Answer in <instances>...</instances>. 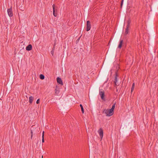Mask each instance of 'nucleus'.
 <instances>
[{"instance_id": "obj_1", "label": "nucleus", "mask_w": 158, "mask_h": 158, "mask_svg": "<svg viewBox=\"0 0 158 158\" xmlns=\"http://www.w3.org/2000/svg\"><path fill=\"white\" fill-rule=\"evenodd\" d=\"M103 112L106 114V116H111L114 113V112L112 111V112L110 111V109H105L104 110Z\"/></svg>"}, {"instance_id": "obj_22", "label": "nucleus", "mask_w": 158, "mask_h": 158, "mask_svg": "<svg viewBox=\"0 0 158 158\" xmlns=\"http://www.w3.org/2000/svg\"><path fill=\"white\" fill-rule=\"evenodd\" d=\"M54 50H52V51L51 52V54L52 55V56H53L54 53Z\"/></svg>"}, {"instance_id": "obj_4", "label": "nucleus", "mask_w": 158, "mask_h": 158, "mask_svg": "<svg viewBox=\"0 0 158 158\" xmlns=\"http://www.w3.org/2000/svg\"><path fill=\"white\" fill-rule=\"evenodd\" d=\"M7 13L8 15L10 17H11L13 16V13L12 11V10L11 7L10 8L8 9H7Z\"/></svg>"}, {"instance_id": "obj_8", "label": "nucleus", "mask_w": 158, "mask_h": 158, "mask_svg": "<svg viewBox=\"0 0 158 158\" xmlns=\"http://www.w3.org/2000/svg\"><path fill=\"white\" fill-rule=\"evenodd\" d=\"M56 80L57 83H58L59 84H60L61 85H63L62 81L60 78L59 77H57L56 79Z\"/></svg>"}, {"instance_id": "obj_14", "label": "nucleus", "mask_w": 158, "mask_h": 158, "mask_svg": "<svg viewBox=\"0 0 158 158\" xmlns=\"http://www.w3.org/2000/svg\"><path fill=\"white\" fill-rule=\"evenodd\" d=\"M129 27L126 26V28L125 29V34L127 35L128 33V29Z\"/></svg>"}, {"instance_id": "obj_21", "label": "nucleus", "mask_w": 158, "mask_h": 158, "mask_svg": "<svg viewBox=\"0 0 158 158\" xmlns=\"http://www.w3.org/2000/svg\"><path fill=\"white\" fill-rule=\"evenodd\" d=\"M123 0H122V1H121V5H120L121 8H122V7L123 4Z\"/></svg>"}, {"instance_id": "obj_11", "label": "nucleus", "mask_w": 158, "mask_h": 158, "mask_svg": "<svg viewBox=\"0 0 158 158\" xmlns=\"http://www.w3.org/2000/svg\"><path fill=\"white\" fill-rule=\"evenodd\" d=\"M123 40H120V43L118 46V48H121L122 47V44H123Z\"/></svg>"}, {"instance_id": "obj_26", "label": "nucleus", "mask_w": 158, "mask_h": 158, "mask_svg": "<svg viewBox=\"0 0 158 158\" xmlns=\"http://www.w3.org/2000/svg\"><path fill=\"white\" fill-rule=\"evenodd\" d=\"M116 87V91L117 92H118V89H117V87Z\"/></svg>"}, {"instance_id": "obj_10", "label": "nucleus", "mask_w": 158, "mask_h": 158, "mask_svg": "<svg viewBox=\"0 0 158 158\" xmlns=\"http://www.w3.org/2000/svg\"><path fill=\"white\" fill-rule=\"evenodd\" d=\"M60 92V90L59 89H57V86H56V88L55 89V94L56 95H57Z\"/></svg>"}, {"instance_id": "obj_2", "label": "nucleus", "mask_w": 158, "mask_h": 158, "mask_svg": "<svg viewBox=\"0 0 158 158\" xmlns=\"http://www.w3.org/2000/svg\"><path fill=\"white\" fill-rule=\"evenodd\" d=\"M53 9V15L55 17H56L57 16V7H55L54 4L52 5Z\"/></svg>"}, {"instance_id": "obj_23", "label": "nucleus", "mask_w": 158, "mask_h": 158, "mask_svg": "<svg viewBox=\"0 0 158 158\" xmlns=\"http://www.w3.org/2000/svg\"><path fill=\"white\" fill-rule=\"evenodd\" d=\"M36 103L37 104H38L40 103V99H38L37 100Z\"/></svg>"}, {"instance_id": "obj_19", "label": "nucleus", "mask_w": 158, "mask_h": 158, "mask_svg": "<svg viewBox=\"0 0 158 158\" xmlns=\"http://www.w3.org/2000/svg\"><path fill=\"white\" fill-rule=\"evenodd\" d=\"M44 131H43L42 132V142H44Z\"/></svg>"}, {"instance_id": "obj_16", "label": "nucleus", "mask_w": 158, "mask_h": 158, "mask_svg": "<svg viewBox=\"0 0 158 158\" xmlns=\"http://www.w3.org/2000/svg\"><path fill=\"white\" fill-rule=\"evenodd\" d=\"M80 106L81 108L82 112L83 114L84 113V110L83 106L81 104H80Z\"/></svg>"}, {"instance_id": "obj_24", "label": "nucleus", "mask_w": 158, "mask_h": 158, "mask_svg": "<svg viewBox=\"0 0 158 158\" xmlns=\"http://www.w3.org/2000/svg\"><path fill=\"white\" fill-rule=\"evenodd\" d=\"M80 37H81V36H80V37H79V38H78L77 40H76V42H78V41L79 40H80Z\"/></svg>"}, {"instance_id": "obj_6", "label": "nucleus", "mask_w": 158, "mask_h": 158, "mask_svg": "<svg viewBox=\"0 0 158 158\" xmlns=\"http://www.w3.org/2000/svg\"><path fill=\"white\" fill-rule=\"evenodd\" d=\"M117 72L115 73V77L114 81V87H116V86L118 85L119 84L118 83H117Z\"/></svg>"}, {"instance_id": "obj_5", "label": "nucleus", "mask_w": 158, "mask_h": 158, "mask_svg": "<svg viewBox=\"0 0 158 158\" xmlns=\"http://www.w3.org/2000/svg\"><path fill=\"white\" fill-rule=\"evenodd\" d=\"M99 136H100V138H101V139H102L103 136V131L102 128H100L99 129L98 131Z\"/></svg>"}, {"instance_id": "obj_15", "label": "nucleus", "mask_w": 158, "mask_h": 158, "mask_svg": "<svg viewBox=\"0 0 158 158\" xmlns=\"http://www.w3.org/2000/svg\"><path fill=\"white\" fill-rule=\"evenodd\" d=\"M135 87V83H133L132 84L131 88V93L134 90V88Z\"/></svg>"}, {"instance_id": "obj_3", "label": "nucleus", "mask_w": 158, "mask_h": 158, "mask_svg": "<svg viewBox=\"0 0 158 158\" xmlns=\"http://www.w3.org/2000/svg\"><path fill=\"white\" fill-rule=\"evenodd\" d=\"M86 25V31H88L90 30L91 28V22L89 21L88 20V21H87Z\"/></svg>"}, {"instance_id": "obj_18", "label": "nucleus", "mask_w": 158, "mask_h": 158, "mask_svg": "<svg viewBox=\"0 0 158 158\" xmlns=\"http://www.w3.org/2000/svg\"><path fill=\"white\" fill-rule=\"evenodd\" d=\"M131 23V20L130 19H129L127 21V24L126 26L129 27H130V24Z\"/></svg>"}, {"instance_id": "obj_17", "label": "nucleus", "mask_w": 158, "mask_h": 158, "mask_svg": "<svg viewBox=\"0 0 158 158\" xmlns=\"http://www.w3.org/2000/svg\"><path fill=\"white\" fill-rule=\"evenodd\" d=\"M40 78L42 80L44 79V75L41 74L40 75Z\"/></svg>"}, {"instance_id": "obj_20", "label": "nucleus", "mask_w": 158, "mask_h": 158, "mask_svg": "<svg viewBox=\"0 0 158 158\" xmlns=\"http://www.w3.org/2000/svg\"><path fill=\"white\" fill-rule=\"evenodd\" d=\"M33 131L32 130H31V139L33 137Z\"/></svg>"}, {"instance_id": "obj_12", "label": "nucleus", "mask_w": 158, "mask_h": 158, "mask_svg": "<svg viewBox=\"0 0 158 158\" xmlns=\"http://www.w3.org/2000/svg\"><path fill=\"white\" fill-rule=\"evenodd\" d=\"M115 103L112 106V108L110 109V111L112 112V111L114 112V110L115 107Z\"/></svg>"}, {"instance_id": "obj_27", "label": "nucleus", "mask_w": 158, "mask_h": 158, "mask_svg": "<svg viewBox=\"0 0 158 158\" xmlns=\"http://www.w3.org/2000/svg\"><path fill=\"white\" fill-rule=\"evenodd\" d=\"M42 158H43V156H42Z\"/></svg>"}, {"instance_id": "obj_25", "label": "nucleus", "mask_w": 158, "mask_h": 158, "mask_svg": "<svg viewBox=\"0 0 158 158\" xmlns=\"http://www.w3.org/2000/svg\"><path fill=\"white\" fill-rule=\"evenodd\" d=\"M55 46H54V47L53 48L52 50H54H54H55Z\"/></svg>"}, {"instance_id": "obj_9", "label": "nucleus", "mask_w": 158, "mask_h": 158, "mask_svg": "<svg viewBox=\"0 0 158 158\" xmlns=\"http://www.w3.org/2000/svg\"><path fill=\"white\" fill-rule=\"evenodd\" d=\"M32 46L31 44H29L26 47V50L27 51H30L32 49Z\"/></svg>"}, {"instance_id": "obj_13", "label": "nucleus", "mask_w": 158, "mask_h": 158, "mask_svg": "<svg viewBox=\"0 0 158 158\" xmlns=\"http://www.w3.org/2000/svg\"><path fill=\"white\" fill-rule=\"evenodd\" d=\"M33 97L32 96H30L29 98V102L30 103H31L33 101Z\"/></svg>"}, {"instance_id": "obj_7", "label": "nucleus", "mask_w": 158, "mask_h": 158, "mask_svg": "<svg viewBox=\"0 0 158 158\" xmlns=\"http://www.w3.org/2000/svg\"><path fill=\"white\" fill-rule=\"evenodd\" d=\"M100 94L101 96V97L102 100H104V93L103 91H100Z\"/></svg>"}]
</instances>
